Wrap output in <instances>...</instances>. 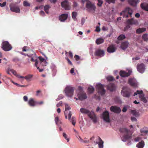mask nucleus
Returning a JSON list of instances; mask_svg holds the SVG:
<instances>
[{"mask_svg":"<svg viewBox=\"0 0 148 148\" xmlns=\"http://www.w3.org/2000/svg\"><path fill=\"white\" fill-rule=\"evenodd\" d=\"M50 8V6L48 5H46L44 6V10L46 13L47 14L49 13L48 10Z\"/></svg>","mask_w":148,"mask_h":148,"instance_id":"39","label":"nucleus"},{"mask_svg":"<svg viewBox=\"0 0 148 148\" xmlns=\"http://www.w3.org/2000/svg\"><path fill=\"white\" fill-rule=\"evenodd\" d=\"M108 89L111 91H113L115 89V87L114 84L111 83L107 86Z\"/></svg>","mask_w":148,"mask_h":148,"instance_id":"24","label":"nucleus"},{"mask_svg":"<svg viewBox=\"0 0 148 148\" xmlns=\"http://www.w3.org/2000/svg\"><path fill=\"white\" fill-rule=\"evenodd\" d=\"M33 76V75L29 74L25 77L21 76V77H20V78H25L27 82H30L32 80Z\"/></svg>","mask_w":148,"mask_h":148,"instance_id":"23","label":"nucleus"},{"mask_svg":"<svg viewBox=\"0 0 148 148\" xmlns=\"http://www.w3.org/2000/svg\"><path fill=\"white\" fill-rule=\"evenodd\" d=\"M132 71L129 70L128 72L124 71H121L119 72L120 75L122 77H126L129 76L131 73Z\"/></svg>","mask_w":148,"mask_h":148,"instance_id":"14","label":"nucleus"},{"mask_svg":"<svg viewBox=\"0 0 148 148\" xmlns=\"http://www.w3.org/2000/svg\"><path fill=\"white\" fill-rule=\"evenodd\" d=\"M105 51L103 49H98L95 50L94 53V55L96 56L101 57L105 55Z\"/></svg>","mask_w":148,"mask_h":148,"instance_id":"12","label":"nucleus"},{"mask_svg":"<svg viewBox=\"0 0 148 148\" xmlns=\"http://www.w3.org/2000/svg\"><path fill=\"white\" fill-rule=\"evenodd\" d=\"M80 111L82 113L87 114L94 123L97 122L96 116L93 112H90L89 110L84 108H81Z\"/></svg>","mask_w":148,"mask_h":148,"instance_id":"1","label":"nucleus"},{"mask_svg":"<svg viewBox=\"0 0 148 148\" xmlns=\"http://www.w3.org/2000/svg\"><path fill=\"white\" fill-rule=\"evenodd\" d=\"M23 100L25 101H27L28 100L27 97L26 96H25L23 97Z\"/></svg>","mask_w":148,"mask_h":148,"instance_id":"57","label":"nucleus"},{"mask_svg":"<svg viewBox=\"0 0 148 148\" xmlns=\"http://www.w3.org/2000/svg\"><path fill=\"white\" fill-rule=\"evenodd\" d=\"M62 103L61 101L59 103L57 104L56 106L57 107H60V106L61 105Z\"/></svg>","mask_w":148,"mask_h":148,"instance_id":"60","label":"nucleus"},{"mask_svg":"<svg viewBox=\"0 0 148 148\" xmlns=\"http://www.w3.org/2000/svg\"><path fill=\"white\" fill-rule=\"evenodd\" d=\"M71 109V108L68 105V104H65V111H64V114L66 119H67V116H68V118L69 120H71V116L72 113L71 111H69V113L67 112V110H69Z\"/></svg>","mask_w":148,"mask_h":148,"instance_id":"10","label":"nucleus"},{"mask_svg":"<svg viewBox=\"0 0 148 148\" xmlns=\"http://www.w3.org/2000/svg\"><path fill=\"white\" fill-rule=\"evenodd\" d=\"M119 131L125 133L124 135L121 137L122 140L125 142L127 140L131 138V135L129 134L130 130L125 128H121L119 129Z\"/></svg>","mask_w":148,"mask_h":148,"instance_id":"2","label":"nucleus"},{"mask_svg":"<svg viewBox=\"0 0 148 148\" xmlns=\"http://www.w3.org/2000/svg\"><path fill=\"white\" fill-rule=\"evenodd\" d=\"M95 89L93 87L90 86L88 88V90L90 93H92L94 91Z\"/></svg>","mask_w":148,"mask_h":148,"instance_id":"43","label":"nucleus"},{"mask_svg":"<svg viewBox=\"0 0 148 148\" xmlns=\"http://www.w3.org/2000/svg\"><path fill=\"white\" fill-rule=\"evenodd\" d=\"M71 122L74 126H75L76 123V120L74 117H72L71 119Z\"/></svg>","mask_w":148,"mask_h":148,"instance_id":"45","label":"nucleus"},{"mask_svg":"<svg viewBox=\"0 0 148 148\" xmlns=\"http://www.w3.org/2000/svg\"><path fill=\"white\" fill-rule=\"evenodd\" d=\"M102 118L105 122L107 123L110 122L109 114L108 111H106L103 112L102 114Z\"/></svg>","mask_w":148,"mask_h":148,"instance_id":"13","label":"nucleus"},{"mask_svg":"<svg viewBox=\"0 0 148 148\" xmlns=\"http://www.w3.org/2000/svg\"><path fill=\"white\" fill-rule=\"evenodd\" d=\"M129 43L127 41H125L122 42L121 46V48L123 50L126 49L128 46Z\"/></svg>","mask_w":148,"mask_h":148,"instance_id":"28","label":"nucleus"},{"mask_svg":"<svg viewBox=\"0 0 148 148\" xmlns=\"http://www.w3.org/2000/svg\"><path fill=\"white\" fill-rule=\"evenodd\" d=\"M40 14L42 16H44L45 15V13L43 11H40Z\"/></svg>","mask_w":148,"mask_h":148,"instance_id":"63","label":"nucleus"},{"mask_svg":"<svg viewBox=\"0 0 148 148\" xmlns=\"http://www.w3.org/2000/svg\"><path fill=\"white\" fill-rule=\"evenodd\" d=\"M130 27V25L127 24V25L124 28L123 30L124 31H127Z\"/></svg>","mask_w":148,"mask_h":148,"instance_id":"46","label":"nucleus"},{"mask_svg":"<svg viewBox=\"0 0 148 148\" xmlns=\"http://www.w3.org/2000/svg\"><path fill=\"white\" fill-rule=\"evenodd\" d=\"M83 142L84 143H88L89 142V140L86 138H84V140H83Z\"/></svg>","mask_w":148,"mask_h":148,"instance_id":"54","label":"nucleus"},{"mask_svg":"<svg viewBox=\"0 0 148 148\" xmlns=\"http://www.w3.org/2000/svg\"><path fill=\"white\" fill-rule=\"evenodd\" d=\"M6 4V2H4L3 3H0V6L1 7H3L5 6Z\"/></svg>","mask_w":148,"mask_h":148,"instance_id":"53","label":"nucleus"},{"mask_svg":"<svg viewBox=\"0 0 148 148\" xmlns=\"http://www.w3.org/2000/svg\"><path fill=\"white\" fill-rule=\"evenodd\" d=\"M121 93L123 97L129 98L132 94L131 90L128 87L124 86L122 88Z\"/></svg>","mask_w":148,"mask_h":148,"instance_id":"4","label":"nucleus"},{"mask_svg":"<svg viewBox=\"0 0 148 148\" xmlns=\"http://www.w3.org/2000/svg\"><path fill=\"white\" fill-rule=\"evenodd\" d=\"M129 4L135 7L139 2V0H128Z\"/></svg>","mask_w":148,"mask_h":148,"instance_id":"20","label":"nucleus"},{"mask_svg":"<svg viewBox=\"0 0 148 148\" xmlns=\"http://www.w3.org/2000/svg\"><path fill=\"white\" fill-rule=\"evenodd\" d=\"M10 9L11 11L15 12L18 13L20 12V10L19 8L16 6H11L10 5Z\"/></svg>","mask_w":148,"mask_h":148,"instance_id":"25","label":"nucleus"},{"mask_svg":"<svg viewBox=\"0 0 148 148\" xmlns=\"http://www.w3.org/2000/svg\"><path fill=\"white\" fill-rule=\"evenodd\" d=\"M74 92L73 88L70 86L66 87L65 89V92L66 95L69 97H71L73 95Z\"/></svg>","mask_w":148,"mask_h":148,"instance_id":"11","label":"nucleus"},{"mask_svg":"<svg viewBox=\"0 0 148 148\" xmlns=\"http://www.w3.org/2000/svg\"><path fill=\"white\" fill-rule=\"evenodd\" d=\"M74 58L76 61L79 60L80 59L79 57L78 56L76 55L75 56Z\"/></svg>","mask_w":148,"mask_h":148,"instance_id":"52","label":"nucleus"},{"mask_svg":"<svg viewBox=\"0 0 148 148\" xmlns=\"http://www.w3.org/2000/svg\"><path fill=\"white\" fill-rule=\"evenodd\" d=\"M104 40L102 38H98L96 41V42L97 45L100 44L104 42Z\"/></svg>","mask_w":148,"mask_h":148,"instance_id":"36","label":"nucleus"},{"mask_svg":"<svg viewBox=\"0 0 148 148\" xmlns=\"http://www.w3.org/2000/svg\"><path fill=\"white\" fill-rule=\"evenodd\" d=\"M1 47L4 51H9L12 48V47L11 45L7 41L3 42Z\"/></svg>","mask_w":148,"mask_h":148,"instance_id":"7","label":"nucleus"},{"mask_svg":"<svg viewBox=\"0 0 148 148\" xmlns=\"http://www.w3.org/2000/svg\"><path fill=\"white\" fill-rule=\"evenodd\" d=\"M62 135L63 137L66 139L67 141L68 142L69 140V139L68 138H67V135L64 132L63 133Z\"/></svg>","mask_w":148,"mask_h":148,"instance_id":"48","label":"nucleus"},{"mask_svg":"<svg viewBox=\"0 0 148 148\" xmlns=\"http://www.w3.org/2000/svg\"><path fill=\"white\" fill-rule=\"evenodd\" d=\"M125 35L123 34L120 35L118 38V39L119 40H122L124 39H125Z\"/></svg>","mask_w":148,"mask_h":148,"instance_id":"42","label":"nucleus"},{"mask_svg":"<svg viewBox=\"0 0 148 148\" xmlns=\"http://www.w3.org/2000/svg\"><path fill=\"white\" fill-rule=\"evenodd\" d=\"M98 139H99V142H96V144H98L99 147V148H102L103 147V142L99 137H98Z\"/></svg>","mask_w":148,"mask_h":148,"instance_id":"27","label":"nucleus"},{"mask_svg":"<svg viewBox=\"0 0 148 148\" xmlns=\"http://www.w3.org/2000/svg\"><path fill=\"white\" fill-rule=\"evenodd\" d=\"M131 120L132 121H137L136 119L134 117H132L131 118Z\"/></svg>","mask_w":148,"mask_h":148,"instance_id":"56","label":"nucleus"},{"mask_svg":"<svg viewBox=\"0 0 148 148\" xmlns=\"http://www.w3.org/2000/svg\"><path fill=\"white\" fill-rule=\"evenodd\" d=\"M78 90L79 91V92L78 94L79 99L82 100L86 99L87 97L86 95L84 92L83 91L82 88L81 86H79L78 87Z\"/></svg>","mask_w":148,"mask_h":148,"instance_id":"5","label":"nucleus"},{"mask_svg":"<svg viewBox=\"0 0 148 148\" xmlns=\"http://www.w3.org/2000/svg\"><path fill=\"white\" fill-rule=\"evenodd\" d=\"M129 84L132 86L136 88L137 87L138 83L134 79L130 78L128 80Z\"/></svg>","mask_w":148,"mask_h":148,"instance_id":"15","label":"nucleus"},{"mask_svg":"<svg viewBox=\"0 0 148 148\" xmlns=\"http://www.w3.org/2000/svg\"><path fill=\"white\" fill-rule=\"evenodd\" d=\"M131 113L136 117H138L139 116L138 112H137L136 110H132L131 111Z\"/></svg>","mask_w":148,"mask_h":148,"instance_id":"35","label":"nucleus"},{"mask_svg":"<svg viewBox=\"0 0 148 148\" xmlns=\"http://www.w3.org/2000/svg\"><path fill=\"white\" fill-rule=\"evenodd\" d=\"M140 6L143 9L148 11V3H142L140 4Z\"/></svg>","mask_w":148,"mask_h":148,"instance_id":"26","label":"nucleus"},{"mask_svg":"<svg viewBox=\"0 0 148 148\" xmlns=\"http://www.w3.org/2000/svg\"><path fill=\"white\" fill-rule=\"evenodd\" d=\"M142 38L144 41H148V34H145L143 35Z\"/></svg>","mask_w":148,"mask_h":148,"instance_id":"40","label":"nucleus"},{"mask_svg":"<svg viewBox=\"0 0 148 148\" xmlns=\"http://www.w3.org/2000/svg\"><path fill=\"white\" fill-rule=\"evenodd\" d=\"M38 59H39L41 63H44V64H43V63H42V65L43 66H46L47 62L46 60L42 57L39 56L38 57Z\"/></svg>","mask_w":148,"mask_h":148,"instance_id":"31","label":"nucleus"},{"mask_svg":"<svg viewBox=\"0 0 148 148\" xmlns=\"http://www.w3.org/2000/svg\"><path fill=\"white\" fill-rule=\"evenodd\" d=\"M98 3H97V5L98 6L101 7L102 6L103 3V1L102 0H97Z\"/></svg>","mask_w":148,"mask_h":148,"instance_id":"44","label":"nucleus"},{"mask_svg":"<svg viewBox=\"0 0 148 148\" xmlns=\"http://www.w3.org/2000/svg\"><path fill=\"white\" fill-rule=\"evenodd\" d=\"M124 17L128 18L132 17L133 13V10L131 8L129 7L126 8L123 10Z\"/></svg>","mask_w":148,"mask_h":148,"instance_id":"8","label":"nucleus"},{"mask_svg":"<svg viewBox=\"0 0 148 148\" xmlns=\"http://www.w3.org/2000/svg\"><path fill=\"white\" fill-rule=\"evenodd\" d=\"M26 55L29 57L31 58V61L32 62L35 61V60L36 59H35L36 57L34 53L30 54H27Z\"/></svg>","mask_w":148,"mask_h":148,"instance_id":"33","label":"nucleus"},{"mask_svg":"<svg viewBox=\"0 0 148 148\" xmlns=\"http://www.w3.org/2000/svg\"><path fill=\"white\" fill-rule=\"evenodd\" d=\"M96 89L98 93L101 96L103 95L106 93V90L104 89V85L100 83L96 85Z\"/></svg>","mask_w":148,"mask_h":148,"instance_id":"6","label":"nucleus"},{"mask_svg":"<svg viewBox=\"0 0 148 148\" xmlns=\"http://www.w3.org/2000/svg\"><path fill=\"white\" fill-rule=\"evenodd\" d=\"M146 30V29L145 28H139L136 30V33L137 34H140L141 33Z\"/></svg>","mask_w":148,"mask_h":148,"instance_id":"30","label":"nucleus"},{"mask_svg":"<svg viewBox=\"0 0 148 148\" xmlns=\"http://www.w3.org/2000/svg\"><path fill=\"white\" fill-rule=\"evenodd\" d=\"M77 14V13L75 12H73L72 13V17L74 21H75L77 19L76 16Z\"/></svg>","mask_w":148,"mask_h":148,"instance_id":"37","label":"nucleus"},{"mask_svg":"<svg viewBox=\"0 0 148 148\" xmlns=\"http://www.w3.org/2000/svg\"><path fill=\"white\" fill-rule=\"evenodd\" d=\"M23 5L25 6H29L30 5V4L27 1H24Z\"/></svg>","mask_w":148,"mask_h":148,"instance_id":"49","label":"nucleus"},{"mask_svg":"<svg viewBox=\"0 0 148 148\" xmlns=\"http://www.w3.org/2000/svg\"><path fill=\"white\" fill-rule=\"evenodd\" d=\"M127 110V108L126 107H124L123 109H122V111L123 112H125Z\"/></svg>","mask_w":148,"mask_h":148,"instance_id":"62","label":"nucleus"},{"mask_svg":"<svg viewBox=\"0 0 148 148\" xmlns=\"http://www.w3.org/2000/svg\"><path fill=\"white\" fill-rule=\"evenodd\" d=\"M28 104L30 106L34 107L36 105V101H35L33 98H30L28 102Z\"/></svg>","mask_w":148,"mask_h":148,"instance_id":"22","label":"nucleus"},{"mask_svg":"<svg viewBox=\"0 0 148 148\" xmlns=\"http://www.w3.org/2000/svg\"><path fill=\"white\" fill-rule=\"evenodd\" d=\"M137 94L139 95V97L140 98L141 101L145 103H146L147 102V101L145 97V95L142 90H137L136 92L134 93V96H135Z\"/></svg>","mask_w":148,"mask_h":148,"instance_id":"9","label":"nucleus"},{"mask_svg":"<svg viewBox=\"0 0 148 148\" xmlns=\"http://www.w3.org/2000/svg\"><path fill=\"white\" fill-rule=\"evenodd\" d=\"M137 70L140 73H143L145 70V66L142 63L138 64L137 66Z\"/></svg>","mask_w":148,"mask_h":148,"instance_id":"19","label":"nucleus"},{"mask_svg":"<svg viewBox=\"0 0 148 148\" xmlns=\"http://www.w3.org/2000/svg\"><path fill=\"white\" fill-rule=\"evenodd\" d=\"M110 110L116 113H119L121 111V110L119 107L112 106L110 108Z\"/></svg>","mask_w":148,"mask_h":148,"instance_id":"17","label":"nucleus"},{"mask_svg":"<svg viewBox=\"0 0 148 148\" xmlns=\"http://www.w3.org/2000/svg\"><path fill=\"white\" fill-rule=\"evenodd\" d=\"M68 17V14H62L59 16V19L61 21L64 22L66 20Z\"/></svg>","mask_w":148,"mask_h":148,"instance_id":"21","label":"nucleus"},{"mask_svg":"<svg viewBox=\"0 0 148 148\" xmlns=\"http://www.w3.org/2000/svg\"><path fill=\"white\" fill-rule=\"evenodd\" d=\"M141 139V138L140 137H137L134 138V140L135 142L139 141Z\"/></svg>","mask_w":148,"mask_h":148,"instance_id":"51","label":"nucleus"},{"mask_svg":"<svg viewBox=\"0 0 148 148\" xmlns=\"http://www.w3.org/2000/svg\"><path fill=\"white\" fill-rule=\"evenodd\" d=\"M126 22L127 24L130 25H137L138 24V21L137 20L134 19L133 18L128 19Z\"/></svg>","mask_w":148,"mask_h":148,"instance_id":"18","label":"nucleus"},{"mask_svg":"<svg viewBox=\"0 0 148 148\" xmlns=\"http://www.w3.org/2000/svg\"><path fill=\"white\" fill-rule=\"evenodd\" d=\"M69 56H70V57L71 58H73V54H72V52L71 51H70L69 52Z\"/></svg>","mask_w":148,"mask_h":148,"instance_id":"59","label":"nucleus"},{"mask_svg":"<svg viewBox=\"0 0 148 148\" xmlns=\"http://www.w3.org/2000/svg\"><path fill=\"white\" fill-rule=\"evenodd\" d=\"M66 59L67 60V61H68V62L69 63V64H70L71 65H72V64L71 62V61L68 58H66Z\"/></svg>","mask_w":148,"mask_h":148,"instance_id":"58","label":"nucleus"},{"mask_svg":"<svg viewBox=\"0 0 148 148\" xmlns=\"http://www.w3.org/2000/svg\"><path fill=\"white\" fill-rule=\"evenodd\" d=\"M115 50L114 47L113 45L110 46L107 49V51L109 53H113L115 51Z\"/></svg>","mask_w":148,"mask_h":148,"instance_id":"29","label":"nucleus"},{"mask_svg":"<svg viewBox=\"0 0 148 148\" xmlns=\"http://www.w3.org/2000/svg\"><path fill=\"white\" fill-rule=\"evenodd\" d=\"M95 31L96 32H99L100 31V29L99 28V26L96 27Z\"/></svg>","mask_w":148,"mask_h":148,"instance_id":"55","label":"nucleus"},{"mask_svg":"<svg viewBox=\"0 0 148 148\" xmlns=\"http://www.w3.org/2000/svg\"><path fill=\"white\" fill-rule=\"evenodd\" d=\"M140 132L142 133H145L147 134L148 133V129L147 128L145 127L140 130Z\"/></svg>","mask_w":148,"mask_h":148,"instance_id":"38","label":"nucleus"},{"mask_svg":"<svg viewBox=\"0 0 148 148\" xmlns=\"http://www.w3.org/2000/svg\"><path fill=\"white\" fill-rule=\"evenodd\" d=\"M86 10L89 12H93L94 13L95 11L96 7L95 5L88 0H86Z\"/></svg>","mask_w":148,"mask_h":148,"instance_id":"3","label":"nucleus"},{"mask_svg":"<svg viewBox=\"0 0 148 148\" xmlns=\"http://www.w3.org/2000/svg\"><path fill=\"white\" fill-rule=\"evenodd\" d=\"M61 6L65 10H69L70 9L71 7L69 5V2L66 1H64L62 2Z\"/></svg>","mask_w":148,"mask_h":148,"instance_id":"16","label":"nucleus"},{"mask_svg":"<svg viewBox=\"0 0 148 148\" xmlns=\"http://www.w3.org/2000/svg\"><path fill=\"white\" fill-rule=\"evenodd\" d=\"M77 6V2H74L73 3V7H76Z\"/></svg>","mask_w":148,"mask_h":148,"instance_id":"61","label":"nucleus"},{"mask_svg":"<svg viewBox=\"0 0 148 148\" xmlns=\"http://www.w3.org/2000/svg\"><path fill=\"white\" fill-rule=\"evenodd\" d=\"M55 122L56 124L58 125L59 123H61V122L59 121V119L58 117V116H56L55 117Z\"/></svg>","mask_w":148,"mask_h":148,"instance_id":"47","label":"nucleus"},{"mask_svg":"<svg viewBox=\"0 0 148 148\" xmlns=\"http://www.w3.org/2000/svg\"><path fill=\"white\" fill-rule=\"evenodd\" d=\"M41 92V91L40 90H37L36 92V95L37 96L39 95V94Z\"/></svg>","mask_w":148,"mask_h":148,"instance_id":"64","label":"nucleus"},{"mask_svg":"<svg viewBox=\"0 0 148 148\" xmlns=\"http://www.w3.org/2000/svg\"><path fill=\"white\" fill-rule=\"evenodd\" d=\"M9 71L12 73L14 75L16 76L18 78H20V77H21L20 75L17 74L16 71L12 69H9Z\"/></svg>","mask_w":148,"mask_h":148,"instance_id":"34","label":"nucleus"},{"mask_svg":"<svg viewBox=\"0 0 148 148\" xmlns=\"http://www.w3.org/2000/svg\"><path fill=\"white\" fill-rule=\"evenodd\" d=\"M115 0H105L108 3L110 4L111 3H114Z\"/></svg>","mask_w":148,"mask_h":148,"instance_id":"50","label":"nucleus"},{"mask_svg":"<svg viewBox=\"0 0 148 148\" xmlns=\"http://www.w3.org/2000/svg\"><path fill=\"white\" fill-rule=\"evenodd\" d=\"M144 145V142L143 140H141L136 145V147L138 148H143Z\"/></svg>","mask_w":148,"mask_h":148,"instance_id":"32","label":"nucleus"},{"mask_svg":"<svg viewBox=\"0 0 148 148\" xmlns=\"http://www.w3.org/2000/svg\"><path fill=\"white\" fill-rule=\"evenodd\" d=\"M106 78L108 81H111L114 80V78L112 76H108Z\"/></svg>","mask_w":148,"mask_h":148,"instance_id":"41","label":"nucleus"}]
</instances>
